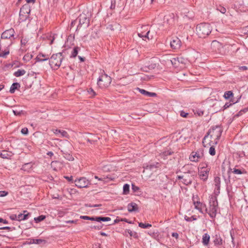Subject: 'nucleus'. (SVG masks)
<instances>
[{"label": "nucleus", "mask_w": 248, "mask_h": 248, "mask_svg": "<svg viewBox=\"0 0 248 248\" xmlns=\"http://www.w3.org/2000/svg\"><path fill=\"white\" fill-rule=\"evenodd\" d=\"M160 166V164L158 162H156L155 163L149 164L146 166V167H144V169L146 170H152L154 169L159 168Z\"/></svg>", "instance_id": "nucleus-22"}, {"label": "nucleus", "mask_w": 248, "mask_h": 248, "mask_svg": "<svg viewBox=\"0 0 248 248\" xmlns=\"http://www.w3.org/2000/svg\"><path fill=\"white\" fill-rule=\"evenodd\" d=\"M32 58V55L31 54L27 53L23 57V59L24 61H29Z\"/></svg>", "instance_id": "nucleus-35"}, {"label": "nucleus", "mask_w": 248, "mask_h": 248, "mask_svg": "<svg viewBox=\"0 0 248 248\" xmlns=\"http://www.w3.org/2000/svg\"><path fill=\"white\" fill-rule=\"evenodd\" d=\"M11 228L10 227H8V226L3 227H0V230H11Z\"/></svg>", "instance_id": "nucleus-63"}, {"label": "nucleus", "mask_w": 248, "mask_h": 248, "mask_svg": "<svg viewBox=\"0 0 248 248\" xmlns=\"http://www.w3.org/2000/svg\"><path fill=\"white\" fill-rule=\"evenodd\" d=\"M32 164L31 163H26L24 164L21 169L25 171H29V170L31 168Z\"/></svg>", "instance_id": "nucleus-29"}, {"label": "nucleus", "mask_w": 248, "mask_h": 248, "mask_svg": "<svg viewBox=\"0 0 248 248\" xmlns=\"http://www.w3.org/2000/svg\"><path fill=\"white\" fill-rule=\"evenodd\" d=\"M127 210L129 212L138 211V206L135 202H131L127 205Z\"/></svg>", "instance_id": "nucleus-15"}, {"label": "nucleus", "mask_w": 248, "mask_h": 248, "mask_svg": "<svg viewBox=\"0 0 248 248\" xmlns=\"http://www.w3.org/2000/svg\"><path fill=\"white\" fill-rule=\"evenodd\" d=\"M141 28L142 29L143 31H148V25H144V26H142Z\"/></svg>", "instance_id": "nucleus-59"}, {"label": "nucleus", "mask_w": 248, "mask_h": 248, "mask_svg": "<svg viewBox=\"0 0 248 248\" xmlns=\"http://www.w3.org/2000/svg\"><path fill=\"white\" fill-rule=\"evenodd\" d=\"M63 58L62 52L53 54L49 61V64L51 67L57 69L61 66Z\"/></svg>", "instance_id": "nucleus-4"}, {"label": "nucleus", "mask_w": 248, "mask_h": 248, "mask_svg": "<svg viewBox=\"0 0 248 248\" xmlns=\"http://www.w3.org/2000/svg\"><path fill=\"white\" fill-rule=\"evenodd\" d=\"M9 54V51H4L2 52H0V57L5 58L6 55Z\"/></svg>", "instance_id": "nucleus-43"}, {"label": "nucleus", "mask_w": 248, "mask_h": 248, "mask_svg": "<svg viewBox=\"0 0 248 248\" xmlns=\"http://www.w3.org/2000/svg\"><path fill=\"white\" fill-rule=\"evenodd\" d=\"M111 82V78L106 73L102 74L97 80V85L101 89L108 88Z\"/></svg>", "instance_id": "nucleus-5"}, {"label": "nucleus", "mask_w": 248, "mask_h": 248, "mask_svg": "<svg viewBox=\"0 0 248 248\" xmlns=\"http://www.w3.org/2000/svg\"><path fill=\"white\" fill-rule=\"evenodd\" d=\"M88 92L90 94H92L93 96H94L95 95V93L93 91V90L92 88H90L88 90Z\"/></svg>", "instance_id": "nucleus-58"}, {"label": "nucleus", "mask_w": 248, "mask_h": 248, "mask_svg": "<svg viewBox=\"0 0 248 248\" xmlns=\"http://www.w3.org/2000/svg\"><path fill=\"white\" fill-rule=\"evenodd\" d=\"M116 5V0H111V4L110 6L111 9H114Z\"/></svg>", "instance_id": "nucleus-48"}, {"label": "nucleus", "mask_w": 248, "mask_h": 248, "mask_svg": "<svg viewBox=\"0 0 248 248\" xmlns=\"http://www.w3.org/2000/svg\"><path fill=\"white\" fill-rule=\"evenodd\" d=\"M217 10L220 12L222 14H225L226 12V8L221 5L217 6Z\"/></svg>", "instance_id": "nucleus-38"}, {"label": "nucleus", "mask_w": 248, "mask_h": 248, "mask_svg": "<svg viewBox=\"0 0 248 248\" xmlns=\"http://www.w3.org/2000/svg\"><path fill=\"white\" fill-rule=\"evenodd\" d=\"M150 32V31H148L146 33H144V31H141L140 32H138V35L139 37L142 38L143 40H144V38H147L148 39H152L153 38V35H151V37H150L149 36Z\"/></svg>", "instance_id": "nucleus-19"}, {"label": "nucleus", "mask_w": 248, "mask_h": 248, "mask_svg": "<svg viewBox=\"0 0 248 248\" xmlns=\"http://www.w3.org/2000/svg\"><path fill=\"white\" fill-rule=\"evenodd\" d=\"M10 218L12 220H17V216L16 215H15V214H13V215H12L10 216Z\"/></svg>", "instance_id": "nucleus-53"}, {"label": "nucleus", "mask_w": 248, "mask_h": 248, "mask_svg": "<svg viewBox=\"0 0 248 248\" xmlns=\"http://www.w3.org/2000/svg\"><path fill=\"white\" fill-rule=\"evenodd\" d=\"M199 176L201 179L205 181L208 176V171L205 169H202L199 172Z\"/></svg>", "instance_id": "nucleus-17"}, {"label": "nucleus", "mask_w": 248, "mask_h": 248, "mask_svg": "<svg viewBox=\"0 0 248 248\" xmlns=\"http://www.w3.org/2000/svg\"><path fill=\"white\" fill-rule=\"evenodd\" d=\"M139 226L142 228H147L152 226V225L150 224H144L142 222L139 223Z\"/></svg>", "instance_id": "nucleus-36"}, {"label": "nucleus", "mask_w": 248, "mask_h": 248, "mask_svg": "<svg viewBox=\"0 0 248 248\" xmlns=\"http://www.w3.org/2000/svg\"><path fill=\"white\" fill-rule=\"evenodd\" d=\"M129 192V185L128 184H124L123 186V193L124 194H127Z\"/></svg>", "instance_id": "nucleus-33"}, {"label": "nucleus", "mask_w": 248, "mask_h": 248, "mask_svg": "<svg viewBox=\"0 0 248 248\" xmlns=\"http://www.w3.org/2000/svg\"><path fill=\"white\" fill-rule=\"evenodd\" d=\"M91 228H93L97 230H100L102 228V225H99V226H91Z\"/></svg>", "instance_id": "nucleus-56"}, {"label": "nucleus", "mask_w": 248, "mask_h": 248, "mask_svg": "<svg viewBox=\"0 0 248 248\" xmlns=\"http://www.w3.org/2000/svg\"><path fill=\"white\" fill-rule=\"evenodd\" d=\"M80 218L86 219V220H90L92 221H95V217H90L87 216H80Z\"/></svg>", "instance_id": "nucleus-37"}, {"label": "nucleus", "mask_w": 248, "mask_h": 248, "mask_svg": "<svg viewBox=\"0 0 248 248\" xmlns=\"http://www.w3.org/2000/svg\"><path fill=\"white\" fill-rule=\"evenodd\" d=\"M31 10L30 8L28 5L25 4L23 5L20 9L19 15L20 16H24L25 14H27V15H25V18H27L29 14L30 13Z\"/></svg>", "instance_id": "nucleus-12"}, {"label": "nucleus", "mask_w": 248, "mask_h": 248, "mask_svg": "<svg viewBox=\"0 0 248 248\" xmlns=\"http://www.w3.org/2000/svg\"><path fill=\"white\" fill-rule=\"evenodd\" d=\"M210 207L208 213L210 217L214 218L216 217L218 208V202L216 198H211L209 202Z\"/></svg>", "instance_id": "nucleus-6"}, {"label": "nucleus", "mask_w": 248, "mask_h": 248, "mask_svg": "<svg viewBox=\"0 0 248 248\" xmlns=\"http://www.w3.org/2000/svg\"><path fill=\"white\" fill-rule=\"evenodd\" d=\"M171 154V152L169 151H165L163 152L162 155L164 157L167 156L169 155H170Z\"/></svg>", "instance_id": "nucleus-47"}, {"label": "nucleus", "mask_w": 248, "mask_h": 248, "mask_svg": "<svg viewBox=\"0 0 248 248\" xmlns=\"http://www.w3.org/2000/svg\"><path fill=\"white\" fill-rule=\"evenodd\" d=\"M210 238V235L207 233H205L203 235L202 238V243L204 246H207L208 245Z\"/></svg>", "instance_id": "nucleus-20"}, {"label": "nucleus", "mask_w": 248, "mask_h": 248, "mask_svg": "<svg viewBox=\"0 0 248 248\" xmlns=\"http://www.w3.org/2000/svg\"><path fill=\"white\" fill-rule=\"evenodd\" d=\"M209 153L210 154V155H211L212 156L215 155V154H216V150H215V148L213 146H211L210 147V149H209Z\"/></svg>", "instance_id": "nucleus-41"}, {"label": "nucleus", "mask_w": 248, "mask_h": 248, "mask_svg": "<svg viewBox=\"0 0 248 248\" xmlns=\"http://www.w3.org/2000/svg\"><path fill=\"white\" fill-rule=\"evenodd\" d=\"M60 163L57 161H53L51 163V166L52 167L54 168V170H56V167L57 166V165L60 164Z\"/></svg>", "instance_id": "nucleus-42"}, {"label": "nucleus", "mask_w": 248, "mask_h": 248, "mask_svg": "<svg viewBox=\"0 0 248 248\" xmlns=\"http://www.w3.org/2000/svg\"><path fill=\"white\" fill-rule=\"evenodd\" d=\"M45 218H46V217L45 216L41 215V216H39L37 217H35L34 220L36 222H39L43 220Z\"/></svg>", "instance_id": "nucleus-40"}, {"label": "nucleus", "mask_w": 248, "mask_h": 248, "mask_svg": "<svg viewBox=\"0 0 248 248\" xmlns=\"http://www.w3.org/2000/svg\"><path fill=\"white\" fill-rule=\"evenodd\" d=\"M222 130L221 128L219 126H216V127H213L212 129H210L207 135L204 136L202 140V143L204 147L206 146L205 145V143L206 142V139L208 138V136H210L211 139H215L214 143L217 144V143L218 140H219L221 134Z\"/></svg>", "instance_id": "nucleus-2"}, {"label": "nucleus", "mask_w": 248, "mask_h": 248, "mask_svg": "<svg viewBox=\"0 0 248 248\" xmlns=\"http://www.w3.org/2000/svg\"><path fill=\"white\" fill-rule=\"evenodd\" d=\"M171 235L172 237H174L176 238V239H177L178 238V236H179L178 233H177V232H172L171 234Z\"/></svg>", "instance_id": "nucleus-61"}, {"label": "nucleus", "mask_w": 248, "mask_h": 248, "mask_svg": "<svg viewBox=\"0 0 248 248\" xmlns=\"http://www.w3.org/2000/svg\"><path fill=\"white\" fill-rule=\"evenodd\" d=\"M233 172L235 174H241L243 173V172L240 170L236 169H234L233 170Z\"/></svg>", "instance_id": "nucleus-49"}, {"label": "nucleus", "mask_w": 248, "mask_h": 248, "mask_svg": "<svg viewBox=\"0 0 248 248\" xmlns=\"http://www.w3.org/2000/svg\"><path fill=\"white\" fill-rule=\"evenodd\" d=\"M248 67H247L246 66H240L239 67V69L241 71H245V70H248Z\"/></svg>", "instance_id": "nucleus-60"}, {"label": "nucleus", "mask_w": 248, "mask_h": 248, "mask_svg": "<svg viewBox=\"0 0 248 248\" xmlns=\"http://www.w3.org/2000/svg\"><path fill=\"white\" fill-rule=\"evenodd\" d=\"M180 58H172L171 59L168 60V62L169 63L170 62L171 64L176 65L177 64V62H179Z\"/></svg>", "instance_id": "nucleus-28"}, {"label": "nucleus", "mask_w": 248, "mask_h": 248, "mask_svg": "<svg viewBox=\"0 0 248 248\" xmlns=\"http://www.w3.org/2000/svg\"><path fill=\"white\" fill-rule=\"evenodd\" d=\"M53 132L56 135L58 134H61L62 136L63 137H67L68 136L67 132H66L65 131L61 130L59 129H54Z\"/></svg>", "instance_id": "nucleus-23"}, {"label": "nucleus", "mask_w": 248, "mask_h": 248, "mask_svg": "<svg viewBox=\"0 0 248 248\" xmlns=\"http://www.w3.org/2000/svg\"><path fill=\"white\" fill-rule=\"evenodd\" d=\"M137 90H139V91L140 92V93H141L142 94H143L145 96L154 97L156 95L155 93L149 92H148L144 89H142L138 88Z\"/></svg>", "instance_id": "nucleus-18"}, {"label": "nucleus", "mask_w": 248, "mask_h": 248, "mask_svg": "<svg viewBox=\"0 0 248 248\" xmlns=\"http://www.w3.org/2000/svg\"><path fill=\"white\" fill-rule=\"evenodd\" d=\"M17 217L18 221L24 220L23 218V214H19L18 216H17Z\"/></svg>", "instance_id": "nucleus-52"}, {"label": "nucleus", "mask_w": 248, "mask_h": 248, "mask_svg": "<svg viewBox=\"0 0 248 248\" xmlns=\"http://www.w3.org/2000/svg\"><path fill=\"white\" fill-rule=\"evenodd\" d=\"M8 192L5 191H0V197H2L6 196Z\"/></svg>", "instance_id": "nucleus-51"}, {"label": "nucleus", "mask_w": 248, "mask_h": 248, "mask_svg": "<svg viewBox=\"0 0 248 248\" xmlns=\"http://www.w3.org/2000/svg\"><path fill=\"white\" fill-rule=\"evenodd\" d=\"M221 46L220 43L217 40H214L211 43V46L212 47H219Z\"/></svg>", "instance_id": "nucleus-34"}, {"label": "nucleus", "mask_w": 248, "mask_h": 248, "mask_svg": "<svg viewBox=\"0 0 248 248\" xmlns=\"http://www.w3.org/2000/svg\"><path fill=\"white\" fill-rule=\"evenodd\" d=\"M196 199L197 200V198L193 197V204L195 208L199 211L201 213L203 214V209H205L206 213H207V209L206 207V205L202 202H201Z\"/></svg>", "instance_id": "nucleus-9"}, {"label": "nucleus", "mask_w": 248, "mask_h": 248, "mask_svg": "<svg viewBox=\"0 0 248 248\" xmlns=\"http://www.w3.org/2000/svg\"><path fill=\"white\" fill-rule=\"evenodd\" d=\"M170 45L172 48L177 49L181 46V42L178 38L174 37L170 41Z\"/></svg>", "instance_id": "nucleus-11"}, {"label": "nucleus", "mask_w": 248, "mask_h": 248, "mask_svg": "<svg viewBox=\"0 0 248 248\" xmlns=\"http://www.w3.org/2000/svg\"><path fill=\"white\" fill-rule=\"evenodd\" d=\"M182 175H178L177 179L182 180V182L185 185H189L192 183V180L195 175V172L191 168L189 165H185L182 169Z\"/></svg>", "instance_id": "nucleus-1"}, {"label": "nucleus", "mask_w": 248, "mask_h": 248, "mask_svg": "<svg viewBox=\"0 0 248 248\" xmlns=\"http://www.w3.org/2000/svg\"><path fill=\"white\" fill-rule=\"evenodd\" d=\"M215 186V193L218 195L220 193V178L219 177H216L214 179Z\"/></svg>", "instance_id": "nucleus-14"}, {"label": "nucleus", "mask_w": 248, "mask_h": 248, "mask_svg": "<svg viewBox=\"0 0 248 248\" xmlns=\"http://www.w3.org/2000/svg\"><path fill=\"white\" fill-rule=\"evenodd\" d=\"M234 103H235V102H233L232 103H226L223 107L224 109H226V108H228L230 106H231L232 104H233Z\"/></svg>", "instance_id": "nucleus-54"}, {"label": "nucleus", "mask_w": 248, "mask_h": 248, "mask_svg": "<svg viewBox=\"0 0 248 248\" xmlns=\"http://www.w3.org/2000/svg\"><path fill=\"white\" fill-rule=\"evenodd\" d=\"M21 132L23 135H27L28 134V129L26 127H24L21 129Z\"/></svg>", "instance_id": "nucleus-46"}, {"label": "nucleus", "mask_w": 248, "mask_h": 248, "mask_svg": "<svg viewBox=\"0 0 248 248\" xmlns=\"http://www.w3.org/2000/svg\"><path fill=\"white\" fill-rule=\"evenodd\" d=\"M15 31L14 29H11L4 31L1 34L2 39H9L14 36Z\"/></svg>", "instance_id": "nucleus-13"}, {"label": "nucleus", "mask_w": 248, "mask_h": 248, "mask_svg": "<svg viewBox=\"0 0 248 248\" xmlns=\"http://www.w3.org/2000/svg\"><path fill=\"white\" fill-rule=\"evenodd\" d=\"M20 87V85L18 83L16 82L12 84L10 87V92L11 93H15V90L17 89L18 87Z\"/></svg>", "instance_id": "nucleus-26"}, {"label": "nucleus", "mask_w": 248, "mask_h": 248, "mask_svg": "<svg viewBox=\"0 0 248 248\" xmlns=\"http://www.w3.org/2000/svg\"><path fill=\"white\" fill-rule=\"evenodd\" d=\"M26 74V71L24 69H19L14 73V75L16 77H19L24 75Z\"/></svg>", "instance_id": "nucleus-27"}, {"label": "nucleus", "mask_w": 248, "mask_h": 248, "mask_svg": "<svg viewBox=\"0 0 248 248\" xmlns=\"http://www.w3.org/2000/svg\"><path fill=\"white\" fill-rule=\"evenodd\" d=\"M120 221H121V219L119 218L118 217H117L115 220H114V223H117L118 222H119Z\"/></svg>", "instance_id": "nucleus-64"}, {"label": "nucleus", "mask_w": 248, "mask_h": 248, "mask_svg": "<svg viewBox=\"0 0 248 248\" xmlns=\"http://www.w3.org/2000/svg\"><path fill=\"white\" fill-rule=\"evenodd\" d=\"M64 178L67 179L68 181L71 182L73 180V177L71 176L70 177L69 176H64Z\"/></svg>", "instance_id": "nucleus-62"}, {"label": "nucleus", "mask_w": 248, "mask_h": 248, "mask_svg": "<svg viewBox=\"0 0 248 248\" xmlns=\"http://www.w3.org/2000/svg\"><path fill=\"white\" fill-rule=\"evenodd\" d=\"M203 156V151L202 150H199L196 152H192L189 158L191 161H198Z\"/></svg>", "instance_id": "nucleus-10"}, {"label": "nucleus", "mask_w": 248, "mask_h": 248, "mask_svg": "<svg viewBox=\"0 0 248 248\" xmlns=\"http://www.w3.org/2000/svg\"><path fill=\"white\" fill-rule=\"evenodd\" d=\"M185 219L187 221H191L192 220H196V218H194V217H189L186 216L185 217Z\"/></svg>", "instance_id": "nucleus-50"}, {"label": "nucleus", "mask_w": 248, "mask_h": 248, "mask_svg": "<svg viewBox=\"0 0 248 248\" xmlns=\"http://www.w3.org/2000/svg\"><path fill=\"white\" fill-rule=\"evenodd\" d=\"M46 241L43 239H31V241L29 242V244H42L43 243H45Z\"/></svg>", "instance_id": "nucleus-25"}, {"label": "nucleus", "mask_w": 248, "mask_h": 248, "mask_svg": "<svg viewBox=\"0 0 248 248\" xmlns=\"http://www.w3.org/2000/svg\"><path fill=\"white\" fill-rule=\"evenodd\" d=\"M132 189L134 192H136L138 190H139V187L138 186H137L134 185H132Z\"/></svg>", "instance_id": "nucleus-55"}, {"label": "nucleus", "mask_w": 248, "mask_h": 248, "mask_svg": "<svg viewBox=\"0 0 248 248\" xmlns=\"http://www.w3.org/2000/svg\"><path fill=\"white\" fill-rule=\"evenodd\" d=\"M233 94L232 91H229L225 92L224 94V97L225 99H228L231 98L232 97H233Z\"/></svg>", "instance_id": "nucleus-30"}, {"label": "nucleus", "mask_w": 248, "mask_h": 248, "mask_svg": "<svg viewBox=\"0 0 248 248\" xmlns=\"http://www.w3.org/2000/svg\"><path fill=\"white\" fill-rule=\"evenodd\" d=\"M13 112L15 115L19 116L23 113V110H13Z\"/></svg>", "instance_id": "nucleus-45"}, {"label": "nucleus", "mask_w": 248, "mask_h": 248, "mask_svg": "<svg viewBox=\"0 0 248 248\" xmlns=\"http://www.w3.org/2000/svg\"><path fill=\"white\" fill-rule=\"evenodd\" d=\"M90 16V14L88 11H84L82 14H81L78 17L79 25L78 26V28L79 25L82 26L83 25H84L86 27H88L89 25Z\"/></svg>", "instance_id": "nucleus-7"}, {"label": "nucleus", "mask_w": 248, "mask_h": 248, "mask_svg": "<svg viewBox=\"0 0 248 248\" xmlns=\"http://www.w3.org/2000/svg\"><path fill=\"white\" fill-rule=\"evenodd\" d=\"M180 115L183 117L186 118L188 115V113H186L183 111H181Z\"/></svg>", "instance_id": "nucleus-57"}, {"label": "nucleus", "mask_w": 248, "mask_h": 248, "mask_svg": "<svg viewBox=\"0 0 248 248\" xmlns=\"http://www.w3.org/2000/svg\"><path fill=\"white\" fill-rule=\"evenodd\" d=\"M36 59L37 62H44L49 59V57L48 55L39 53L36 57Z\"/></svg>", "instance_id": "nucleus-16"}, {"label": "nucleus", "mask_w": 248, "mask_h": 248, "mask_svg": "<svg viewBox=\"0 0 248 248\" xmlns=\"http://www.w3.org/2000/svg\"><path fill=\"white\" fill-rule=\"evenodd\" d=\"M128 232V233L130 235V236H134V237H137V234L135 232H133L130 230H127L125 231V233Z\"/></svg>", "instance_id": "nucleus-39"}, {"label": "nucleus", "mask_w": 248, "mask_h": 248, "mask_svg": "<svg viewBox=\"0 0 248 248\" xmlns=\"http://www.w3.org/2000/svg\"><path fill=\"white\" fill-rule=\"evenodd\" d=\"M89 135L91 137V139H92L93 143L97 141L99 139V138L98 137L94 136L90 134Z\"/></svg>", "instance_id": "nucleus-44"}, {"label": "nucleus", "mask_w": 248, "mask_h": 248, "mask_svg": "<svg viewBox=\"0 0 248 248\" xmlns=\"http://www.w3.org/2000/svg\"><path fill=\"white\" fill-rule=\"evenodd\" d=\"M61 151L62 152H63V156L65 159H66L67 160H68L69 161L74 160V157H73V156L72 155H70V154L68 152H67L66 150H64V151L62 150Z\"/></svg>", "instance_id": "nucleus-21"}, {"label": "nucleus", "mask_w": 248, "mask_h": 248, "mask_svg": "<svg viewBox=\"0 0 248 248\" xmlns=\"http://www.w3.org/2000/svg\"><path fill=\"white\" fill-rule=\"evenodd\" d=\"M212 30V27L208 23H202L196 27L197 34L201 38H205L211 33Z\"/></svg>", "instance_id": "nucleus-3"}, {"label": "nucleus", "mask_w": 248, "mask_h": 248, "mask_svg": "<svg viewBox=\"0 0 248 248\" xmlns=\"http://www.w3.org/2000/svg\"><path fill=\"white\" fill-rule=\"evenodd\" d=\"M214 243L215 245H221L222 244V240L221 237L216 235L214 240Z\"/></svg>", "instance_id": "nucleus-31"}, {"label": "nucleus", "mask_w": 248, "mask_h": 248, "mask_svg": "<svg viewBox=\"0 0 248 248\" xmlns=\"http://www.w3.org/2000/svg\"><path fill=\"white\" fill-rule=\"evenodd\" d=\"M78 49H79V48L78 47H74L73 51H72L70 57H71V58L76 57L78 54Z\"/></svg>", "instance_id": "nucleus-32"}, {"label": "nucleus", "mask_w": 248, "mask_h": 248, "mask_svg": "<svg viewBox=\"0 0 248 248\" xmlns=\"http://www.w3.org/2000/svg\"><path fill=\"white\" fill-rule=\"evenodd\" d=\"M95 221L97 222L100 221H108L111 220V218L109 217H96Z\"/></svg>", "instance_id": "nucleus-24"}, {"label": "nucleus", "mask_w": 248, "mask_h": 248, "mask_svg": "<svg viewBox=\"0 0 248 248\" xmlns=\"http://www.w3.org/2000/svg\"><path fill=\"white\" fill-rule=\"evenodd\" d=\"M74 183L76 186L79 188L87 187L91 184L90 182L85 177L76 179Z\"/></svg>", "instance_id": "nucleus-8"}]
</instances>
